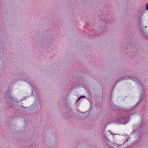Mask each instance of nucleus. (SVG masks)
Wrapping results in <instances>:
<instances>
[{"mask_svg":"<svg viewBox=\"0 0 148 148\" xmlns=\"http://www.w3.org/2000/svg\"><path fill=\"white\" fill-rule=\"evenodd\" d=\"M146 10H148V3H147L146 4Z\"/></svg>","mask_w":148,"mask_h":148,"instance_id":"2","label":"nucleus"},{"mask_svg":"<svg viewBox=\"0 0 148 148\" xmlns=\"http://www.w3.org/2000/svg\"><path fill=\"white\" fill-rule=\"evenodd\" d=\"M84 98V97L83 96H81L78 99V101L79 100H80L81 98Z\"/></svg>","mask_w":148,"mask_h":148,"instance_id":"1","label":"nucleus"}]
</instances>
